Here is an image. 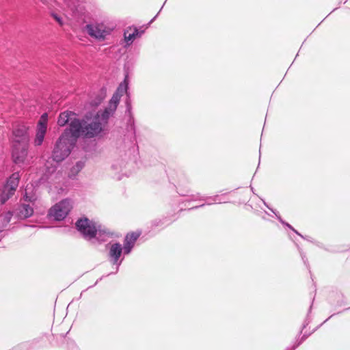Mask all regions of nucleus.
<instances>
[{
	"instance_id": "nucleus-1",
	"label": "nucleus",
	"mask_w": 350,
	"mask_h": 350,
	"mask_svg": "<svg viewBox=\"0 0 350 350\" xmlns=\"http://www.w3.org/2000/svg\"><path fill=\"white\" fill-rule=\"evenodd\" d=\"M109 114L107 111H98L93 118L86 116L83 119L72 120L67 130L75 137L76 142L80 137L91 139L100 135L108 123Z\"/></svg>"
},
{
	"instance_id": "nucleus-2",
	"label": "nucleus",
	"mask_w": 350,
	"mask_h": 350,
	"mask_svg": "<svg viewBox=\"0 0 350 350\" xmlns=\"http://www.w3.org/2000/svg\"><path fill=\"white\" fill-rule=\"evenodd\" d=\"M77 142L68 130L65 129L57 141L52 154L53 159L59 163L64 160L70 153Z\"/></svg>"
},
{
	"instance_id": "nucleus-3",
	"label": "nucleus",
	"mask_w": 350,
	"mask_h": 350,
	"mask_svg": "<svg viewBox=\"0 0 350 350\" xmlns=\"http://www.w3.org/2000/svg\"><path fill=\"white\" fill-rule=\"evenodd\" d=\"M75 225L78 231L88 240L96 238L100 242L105 241L109 235V232L100 230V226L86 217L78 219Z\"/></svg>"
},
{
	"instance_id": "nucleus-4",
	"label": "nucleus",
	"mask_w": 350,
	"mask_h": 350,
	"mask_svg": "<svg viewBox=\"0 0 350 350\" xmlns=\"http://www.w3.org/2000/svg\"><path fill=\"white\" fill-rule=\"evenodd\" d=\"M71 208V201L64 199L50 208L49 215L56 221H62L67 216Z\"/></svg>"
},
{
	"instance_id": "nucleus-5",
	"label": "nucleus",
	"mask_w": 350,
	"mask_h": 350,
	"mask_svg": "<svg viewBox=\"0 0 350 350\" xmlns=\"http://www.w3.org/2000/svg\"><path fill=\"white\" fill-rule=\"evenodd\" d=\"M20 175L18 172L13 173L8 179L1 193V202L4 204L15 193L18 186Z\"/></svg>"
},
{
	"instance_id": "nucleus-6",
	"label": "nucleus",
	"mask_w": 350,
	"mask_h": 350,
	"mask_svg": "<svg viewBox=\"0 0 350 350\" xmlns=\"http://www.w3.org/2000/svg\"><path fill=\"white\" fill-rule=\"evenodd\" d=\"M48 114L43 113L36 125V136L33 140L35 146H40L42 144L47 131Z\"/></svg>"
},
{
	"instance_id": "nucleus-7",
	"label": "nucleus",
	"mask_w": 350,
	"mask_h": 350,
	"mask_svg": "<svg viewBox=\"0 0 350 350\" xmlns=\"http://www.w3.org/2000/svg\"><path fill=\"white\" fill-rule=\"evenodd\" d=\"M28 144L14 143L12 149V159L16 164H23L27 157Z\"/></svg>"
},
{
	"instance_id": "nucleus-8",
	"label": "nucleus",
	"mask_w": 350,
	"mask_h": 350,
	"mask_svg": "<svg viewBox=\"0 0 350 350\" xmlns=\"http://www.w3.org/2000/svg\"><path fill=\"white\" fill-rule=\"evenodd\" d=\"M128 84L125 79L124 82L120 84L116 92L113 95L109 102V107L106 108L105 110L103 111H107L108 113H109V118L114 113L117 108V105L120 101V97L122 96L124 92H126Z\"/></svg>"
},
{
	"instance_id": "nucleus-9",
	"label": "nucleus",
	"mask_w": 350,
	"mask_h": 350,
	"mask_svg": "<svg viewBox=\"0 0 350 350\" xmlns=\"http://www.w3.org/2000/svg\"><path fill=\"white\" fill-rule=\"evenodd\" d=\"M191 200H192L204 201V203H203L199 206L193 207L191 209L198 208L200 207H202L205 205H212L214 204H221V203L227 202V201L224 199V195H215L214 196L204 197V196H200V194L198 193L197 195L192 196Z\"/></svg>"
},
{
	"instance_id": "nucleus-10",
	"label": "nucleus",
	"mask_w": 350,
	"mask_h": 350,
	"mask_svg": "<svg viewBox=\"0 0 350 350\" xmlns=\"http://www.w3.org/2000/svg\"><path fill=\"white\" fill-rule=\"evenodd\" d=\"M29 126L24 124H18L15 126L13 130L14 143L28 144Z\"/></svg>"
},
{
	"instance_id": "nucleus-11",
	"label": "nucleus",
	"mask_w": 350,
	"mask_h": 350,
	"mask_svg": "<svg viewBox=\"0 0 350 350\" xmlns=\"http://www.w3.org/2000/svg\"><path fill=\"white\" fill-rule=\"evenodd\" d=\"M86 29L90 36L98 40H103L109 33L102 25H87Z\"/></svg>"
},
{
	"instance_id": "nucleus-12",
	"label": "nucleus",
	"mask_w": 350,
	"mask_h": 350,
	"mask_svg": "<svg viewBox=\"0 0 350 350\" xmlns=\"http://www.w3.org/2000/svg\"><path fill=\"white\" fill-rule=\"evenodd\" d=\"M122 245L118 243L112 244L109 248V256L112 263L117 265L116 270L118 269L122 262V260L119 261V258L122 252Z\"/></svg>"
},
{
	"instance_id": "nucleus-13",
	"label": "nucleus",
	"mask_w": 350,
	"mask_h": 350,
	"mask_svg": "<svg viewBox=\"0 0 350 350\" xmlns=\"http://www.w3.org/2000/svg\"><path fill=\"white\" fill-rule=\"evenodd\" d=\"M139 233H137V232H132L131 234H128L125 239H124V247H123V250H124V253L125 254H129L134 245H135V241H137V239L139 238Z\"/></svg>"
},
{
	"instance_id": "nucleus-14",
	"label": "nucleus",
	"mask_w": 350,
	"mask_h": 350,
	"mask_svg": "<svg viewBox=\"0 0 350 350\" xmlns=\"http://www.w3.org/2000/svg\"><path fill=\"white\" fill-rule=\"evenodd\" d=\"M76 113L72 111H66L61 113L57 119V124L59 126H64L68 122H72V120L78 119L76 117ZM70 123H69L70 124Z\"/></svg>"
},
{
	"instance_id": "nucleus-15",
	"label": "nucleus",
	"mask_w": 350,
	"mask_h": 350,
	"mask_svg": "<svg viewBox=\"0 0 350 350\" xmlns=\"http://www.w3.org/2000/svg\"><path fill=\"white\" fill-rule=\"evenodd\" d=\"M33 213V208L29 205L23 204L18 208L17 215L20 219H26L31 217Z\"/></svg>"
},
{
	"instance_id": "nucleus-16",
	"label": "nucleus",
	"mask_w": 350,
	"mask_h": 350,
	"mask_svg": "<svg viewBox=\"0 0 350 350\" xmlns=\"http://www.w3.org/2000/svg\"><path fill=\"white\" fill-rule=\"evenodd\" d=\"M138 34L139 31L137 29H135L133 33H129L128 30L125 31L124 33V36L127 44H131L136 36H138Z\"/></svg>"
},
{
	"instance_id": "nucleus-17",
	"label": "nucleus",
	"mask_w": 350,
	"mask_h": 350,
	"mask_svg": "<svg viewBox=\"0 0 350 350\" xmlns=\"http://www.w3.org/2000/svg\"><path fill=\"white\" fill-rule=\"evenodd\" d=\"M85 163L83 161H78L74 165L68 174L69 177L72 178L75 177L84 167Z\"/></svg>"
},
{
	"instance_id": "nucleus-18",
	"label": "nucleus",
	"mask_w": 350,
	"mask_h": 350,
	"mask_svg": "<svg viewBox=\"0 0 350 350\" xmlns=\"http://www.w3.org/2000/svg\"><path fill=\"white\" fill-rule=\"evenodd\" d=\"M12 212L8 211L0 216V221L3 224V227H5L8 224L10 223L12 217Z\"/></svg>"
},
{
	"instance_id": "nucleus-19",
	"label": "nucleus",
	"mask_w": 350,
	"mask_h": 350,
	"mask_svg": "<svg viewBox=\"0 0 350 350\" xmlns=\"http://www.w3.org/2000/svg\"><path fill=\"white\" fill-rule=\"evenodd\" d=\"M127 111L129 113V119L128 120V124L130 126L131 129L133 131V134L135 135V126L134 122V118L131 114V106L129 103H127Z\"/></svg>"
},
{
	"instance_id": "nucleus-20",
	"label": "nucleus",
	"mask_w": 350,
	"mask_h": 350,
	"mask_svg": "<svg viewBox=\"0 0 350 350\" xmlns=\"http://www.w3.org/2000/svg\"><path fill=\"white\" fill-rule=\"evenodd\" d=\"M28 189L29 188L27 187V188L25 189V193L23 196V198L27 202H33L36 200V196L35 193H33V192L29 193L27 191Z\"/></svg>"
},
{
	"instance_id": "nucleus-21",
	"label": "nucleus",
	"mask_w": 350,
	"mask_h": 350,
	"mask_svg": "<svg viewBox=\"0 0 350 350\" xmlns=\"http://www.w3.org/2000/svg\"><path fill=\"white\" fill-rule=\"evenodd\" d=\"M278 220L284 226H287L288 228H289L290 229H291L293 232H295L297 234H298L299 236H300L301 237H302L303 239H305L303 235H301V234H299L295 228H293L289 224L285 222L284 221L282 220V219L281 218L280 216H278Z\"/></svg>"
},
{
	"instance_id": "nucleus-22",
	"label": "nucleus",
	"mask_w": 350,
	"mask_h": 350,
	"mask_svg": "<svg viewBox=\"0 0 350 350\" xmlns=\"http://www.w3.org/2000/svg\"><path fill=\"white\" fill-rule=\"evenodd\" d=\"M52 16L59 25H63L62 19L59 16H58L57 14L53 13Z\"/></svg>"
},
{
	"instance_id": "nucleus-23",
	"label": "nucleus",
	"mask_w": 350,
	"mask_h": 350,
	"mask_svg": "<svg viewBox=\"0 0 350 350\" xmlns=\"http://www.w3.org/2000/svg\"><path fill=\"white\" fill-rule=\"evenodd\" d=\"M300 254H301V257H302V259H303V260H304V263H305V264H307V263H308V262H307V260H305V256H304V255H303V254H302V252H300Z\"/></svg>"
},
{
	"instance_id": "nucleus-24",
	"label": "nucleus",
	"mask_w": 350,
	"mask_h": 350,
	"mask_svg": "<svg viewBox=\"0 0 350 350\" xmlns=\"http://www.w3.org/2000/svg\"><path fill=\"white\" fill-rule=\"evenodd\" d=\"M269 208V210H271V211H272V212H273V213L276 215V217H278V215H277V213H275L273 209H271V208Z\"/></svg>"
},
{
	"instance_id": "nucleus-25",
	"label": "nucleus",
	"mask_w": 350,
	"mask_h": 350,
	"mask_svg": "<svg viewBox=\"0 0 350 350\" xmlns=\"http://www.w3.org/2000/svg\"><path fill=\"white\" fill-rule=\"evenodd\" d=\"M296 347H297V346L296 347H293L291 350H294ZM286 350H288V349H286Z\"/></svg>"
},
{
	"instance_id": "nucleus-26",
	"label": "nucleus",
	"mask_w": 350,
	"mask_h": 350,
	"mask_svg": "<svg viewBox=\"0 0 350 350\" xmlns=\"http://www.w3.org/2000/svg\"><path fill=\"white\" fill-rule=\"evenodd\" d=\"M157 15H156L154 18H152V19L151 22H152L153 20H154V18L157 17Z\"/></svg>"
}]
</instances>
